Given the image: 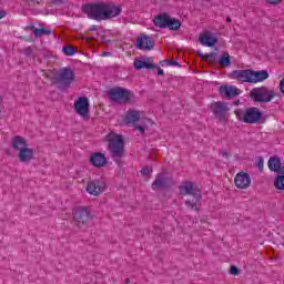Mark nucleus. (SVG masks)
Here are the masks:
<instances>
[{
    "label": "nucleus",
    "mask_w": 284,
    "mask_h": 284,
    "mask_svg": "<svg viewBox=\"0 0 284 284\" xmlns=\"http://www.w3.org/2000/svg\"><path fill=\"white\" fill-rule=\"evenodd\" d=\"M85 14L89 19L93 21H108L110 19H114L119 17L123 9L121 6H115L110 2H94L84 6L83 8Z\"/></svg>",
    "instance_id": "nucleus-1"
},
{
    "label": "nucleus",
    "mask_w": 284,
    "mask_h": 284,
    "mask_svg": "<svg viewBox=\"0 0 284 284\" xmlns=\"http://www.w3.org/2000/svg\"><path fill=\"white\" fill-rule=\"evenodd\" d=\"M11 148L18 152L20 163H30L31 161H34V149L30 148L26 138L21 135L12 138Z\"/></svg>",
    "instance_id": "nucleus-2"
},
{
    "label": "nucleus",
    "mask_w": 284,
    "mask_h": 284,
    "mask_svg": "<svg viewBox=\"0 0 284 284\" xmlns=\"http://www.w3.org/2000/svg\"><path fill=\"white\" fill-rule=\"evenodd\" d=\"M180 194H182V196H193L192 200H186L185 205L186 207H189V210L199 212V206L196 205V203L201 201L202 195L201 190L194 186V183L190 181L183 182L182 185L180 186Z\"/></svg>",
    "instance_id": "nucleus-3"
},
{
    "label": "nucleus",
    "mask_w": 284,
    "mask_h": 284,
    "mask_svg": "<svg viewBox=\"0 0 284 284\" xmlns=\"http://www.w3.org/2000/svg\"><path fill=\"white\" fill-rule=\"evenodd\" d=\"M108 141V148L109 152H111V155L113 159H121L125 152V142L123 141V136L115 134V133H109L106 135Z\"/></svg>",
    "instance_id": "nucleus-4"
},
{
    "label": "nucleus",
    "mask_w": 284,
    "mask_h": 284,
    "mask_svg": "<svg viewBox=\"0 0 284 284\" xmlns=\"http://www.w3.org/2000/svg\"><path fill=\"white\" fill-rule=\"evenodd\" d=\"M236 119L243 123H258L263 119V112L258 108H248L245 111L237 109L234 112Z\"/></svg>",
    "instance_id": "nucleus-5"
},
{
    "label": "nucleus",
    "mask_w": 284,
    "mask_h": 284,
    "mask_svg": "<svg viewBox=\"0 0 284 284\" xmlns=\"http://www.w3.org/2000/svg\"><path fill=\"white\" fill-rule=\"evenodd\" d=\"M275 97L276 92L265 85L253 88L251 90V99L255 103H271V101H274Z\"/></svg>",
    "instance_id": "nucleus-6"
},
{
    "label": "nucleus",
    "mask_w": 284,
    "mask_h": 284,
    "mask_svg": "<svg viewBox=\"0 0 284 284\" xmlns=\"http://www.w3.org/2000/svg\"><path fill=\"white\" fill-rule=\"evenodd\" d=\"M109 97L115 103H129L134 93L125 88L115 87L109 91Z\"/></svg>",
    "instance_id": "nucleus-7"
},
{
    "label": "nucleus",
    "mask_w": 284,
    "mask_h": 284,
    "mask_svg": "<svg viewBox=\"0 0 284 284\" xmlns=\"http://www.w3.org/2000/svg\"><path fill=\"white\" fill-rule=\"evenodd\" d=\"M54 80L64 88H70L74 83V71L70 68H62L55 72Z\"/></svg>",
    "instance_id": "nucleus-8"
},
{
    "label": "nucleus",
    "mask_w": 284,
    "mask_h": 284,
    "mask_svg": "<svg viewBox=\"0 0 284 284\" xmlns=\"http://www.w3.org/2000/svg\"><path fill=\"white\" fill-rule=\"evenodd\" d=\"M73 109L81 119H90V100L87 97L78 98L74 101Z\"/></svg>",
    "instance_id": "nucleus-9"
},
{
    "label": "nucleus",
    "mask_w": 284,
    "mask_h": 284,
    "mask_svg": "<svg viewBox=\"0 0 284 284\" xmlns=\"http://www.w3.org/2000/svg\"><path fill=\"white\" fill-rule=\"evenodd\" d=\"M73 220L78 225H88L92 221V213H90V209L87 206H77L73 210Z\"/></svg>",
    "instance_id": "nucleus-10"
},
{
    "label": "nucleus",
    "mask_w": 284,
    "mask_h": 284,
    "mask_svg": "<svg viewBox=\"0 0 284 284\" xmlns=\"http://www.w3.org/2000/svg\"><path fill=\"white\" fill-rule=\"evenodd\" d=\"M108 184L103 180H93L87 183V192L91 196H99L105 192Z\"/></svg>",
    "instance_id": "nucleus-11"
},
{
    "label": "nucleus",
    "mask_w": 284,
    "mask_h": 284,
    "mask_svg": "<svg viewBox=\"0 0 284 284\" xmlns=\"http://www.w3.org/2000/svg\"><path fill=\"white\" fill-rule=\"evenodd\" d=\"M234 185L237 190H247L252 185V178L250 173L239 172L234 178Z\"/></svg>",
    "instance_id": "nucleus-12"
},
{
    "label": "nucleus",
    "mask_w": 284,
    "mask_h": 284,
    "mask_svg": "<svg viewBox=\"0 0 284 284\" xmlns=\"http://www.w3.org/2000/svg\"><path fill=\"white\" fill-rule=\"evenodd\" d=\"M211 110L215 116L220 121H225V115L230 112V108L225 102H214L211 104Z\"/></svg>",
    "instance_id": "nucleus-13"
},
{
    "label": "nucleus",
    "mask_w": 284,
    "mask_h": 284,
    "mask_svg": "<svg viewBox=\"0 0 284 284\" xmlns=\"http://www.w3.org/2000/svg\"><path fill=\"white\" fill-rule=\"evenodd\" d=\"M199 42L205 48H214V44L219 43V38H216L211 31L206 30L200 34Z\"/></svg>",
    "instance_id": "nucleus-14"
},
{
    "label": "nucleus",
    "mask_w": 284,
    "mask_h": 284,
    "mask_svg": "<svg viewBox=\"0 0 284 284\" xmlns=\"http://www.w3.org/2000/svg\"><path fill=\"white\" fill-rule=\"evenodd\" d=\"M136 45L139 50L150 52V50H154V40L150 36L142 34L136 39Z\"/></svg>",
    "instance_id": "nucleus-15"
},
{
    "label": "nucleus",
    "mask_w": 284,
    "mask_h": 284,
    "mask_svg": "<svg viewBox=\"0 0 284 284\" xmlns=\"http://www.w3.org/2000/svg\"><path fill=\"white\" fill-rule=\"evenodd\" d=\"M231 79H235V81H241L242 83H251V69L232 71Z\"/></svg>",
    "instance_id": "nucleus-16"
},
{
    "label": "nucleus",
    "mask_w": 284,
    "mask_h": 284,
    "mask_svg": "<svg viewBox=\"0 0 284 284\" xmlns=\"http://www.w3.org/2000/svg\"><path fill=\"white\" fill-rule=\"evenodd\" d=\"M270 79L267 70L254 71L251 69V83H263Z\"/></svg>",
    "instance_id": "nucleus-17"
},
{
    "label": "nucleus",
    "mask_w": 284,
    "mask_h": 284,
    "mask_svg": "<svg viewBox=\"0 0 284 284\" xmlns=\"http://www.w3.org/2000/svg\"><path fill=\"white\" fill-rule=\"evenodd\" d=\"M220 94L226 97V99H232L233 97H239V94H241V89L234 85H222L220 88Z\"/></svg>",
    "instance_id": "nucleus-18"
},
{
    "label": "nucleus",
    "mask_w": 284,
    "mask_h": 284,
    "mask_svg": "<svg viewBox=\"0 0 284 284\" xmlns=\"http://www.w3.org/2000/svg\"><path fill=\"white\" fill-rule=\"evenodd\" d=\"M90 163L93 168H103L108 163V159H105V154L97 152L91 154Z\"/></svg>",
    "instance_id": "nucleus-19"
},
{
    "label": "nucleus",
    "mask_w": 284,
    "mask_h": 284,
    "mask_svg": "<svg viewBox=\"0 0 284 284\" xmlns=\"http://www.w3.org/2000/svg\"><path fill=\"white\" fill-rule=\"evenodd\" d=\"M267 165H268V170H271V172H278V174H281V170H283V168H281L282 163H281V160L278 159V156L270 158Z\"/></svg>",
    "instance_id": "nucleus-20"
},
{
    "label": "nucleus",
    "mask_w": 284,
    "mask_h": 284,
    "mask_svg": "<svg viewBox=\"0 0 284 284\" xmlns=\"http://www.w3.org/2000/svg\"><path fill=\"white\" fill-rule=\"evenodd\" d=\"M166 186L168 182L165 181L163 173L158 174L154 182L152 183V190H163Z\"/></svg>",
    "instance_id": "nucleus-21"
},
{
    "label": "nucleus",
    "mask_w": 284,
    "mask_h": 284,
    "mask_svg": "<svg viewBox=\"0 0 284 284\" xmlns=\"http://www.w3.org/2000/svg\"><path fill=\"white\" fill-rule=\"evenodd\" d=\"M170 20V16L168 13H162L154 18L153 23L156 28H168V21Z\"/></svg>",
    "instance_id": "nucleus-22"
},
{
    "label": "nucleus",
    "mask_w": 284,
    "mask_h": 284,
    "mask_svg": "<svg viewBox=\"0 0 284 284\" xmlns=\"http://www.w3.org/2000/svg\"><path fill=\"white\" fill-rule=\"evenodd\" d=\"M133 67L135 70H143L145 68L146 70H154V64L145 62L143 60H134Z\"/></svg>",
    "instance_id": "nucleus-23"
},
{
    "label": "nucleus",
    "mask_w": 284,
    "mask_h": 284,
    "mask_svg": "<svg viewBox=\"0 0 284 284\" xmlns=\"http://www.w3.org/2000/svg\"><path fill=\"white\" fill-rule=\"evenodd\" d=\"M219 65L220 68H230V65H232V60H230V53L224 52L221 54Z\"/></svg>",
    "instance_id": "nucleus-24"
},
{
    "label": "nucleus",
    "mask_w": 284,
    "mask_h": 284,
    "mask_svg": "<svg viewBox=\"0 0 284 284\" xmlns=\"http://www.w3.org/2000/svg\"><path fill=\"white\" fill-rule=\"evenodd\" d=\"M274 187L276 190H284V166H282L280 175L275 178Z\"/></svg>",
    "instance_id": "nucleus-25"
},
{
    "label": "nucleus",
    "mask_w": 284,
    "mask_h": 284,
    "mask_svg": "<svg viewBox=\"0 0 284 284\" xmlns=\"http://www.w3.org/2000/svg\"><path fill=\"white\" fill-rule=\"evenodd\" d=\"M141 119V113L139 111H129L126 113V123H136Z\"/></svg>",
    "instance_id": "nucleus-26"
},
{
    "label": "nucleus",
    "mask_w": 284,
    "mask_h": 284,
    "mask_svg": "<svg viewBox=\"0 0 284 284\" xmlns=\"http://www.w3.org/2000/svg\"><path fill=\"white\" fill-rule=\"evenodd\" d=\"M28 8L34 10V8H41L43 6V0H22Z\"/></svg>",
    "instance_id": "nucleus-27"
},
{
    "label": "nucleus",
    "mask_w": 284,
    "mask_h": 284,
    "mask_svg": "<svg viewBox=\"0 0 284 284\" xmlns=\"http://www.w3.org/2000/svg\"><path fill=\"white\" fill-rule=\"evenodd\" d=\"M166 28H169V30H179V28H181V21L176 20V19L169 18Z\"/></svg>",
    "instance_id": "nucleus-28"
},
{
    "label": "nucleus",
    "mask_w": 284,
    "mask_h": 284,
    "mask_svg": "<svg viewBox=\"0 0 284 284\" xmlns=\"http://www.w3.org/2000/svg\"><path fill=\"white\" fill-rule=\"evenodd\" d=\"M32 32H33L34 37H43L45 34L47 36L52 34V30L45 29V28H41V29L32 28Z\"/></svg>",
    "instance_id": "nucleus-29"
},
{
    "label": "nucleus",
    "mask_w": 284,
    "mask_h": 284,
    "mask_svg": "<svg viewBox=\"0 0 284 284\" xmlns=\"http://www.w3.org/2000/svg\"><path fill=\"white\" fill-rule=\"evenodd\" d=\"M62 52L65 57H74L77 54V49H74L73 45H64Z\"/></svg>",
    "instance_id": "nucleus-30"
},
{
    "label": "nucleus",
    "mask_w": 284,
    "mask_h": 284,
    "mask_svg": "<svg viewBox=\"0 0 284 284\" xmlns=\"http://www.w3.org/2000/svg\"><path fill=\"white\" fill-rule=\"evenodd\" d=\"M165 65H173V67H178L180 68L181 64H179V62H176L174 59H170V60H164Z\"/></svg>",
    "instance_id": "nucleus-31"
},
{
    "label": "nucleus",
    "mask_w": 284,
    "mask_h": 284,
    "mask_svg": "<svg viewBox=\"0 0 284 284\" xmlns=\"http://www.w3.org/2000/svg\"><path fill=\"white\" fill-rule=\"evenodd\" d=\"M141 174L142 176H150L152 174V169L148 168V166H144L142 170H141Z\"/></svg>",
    "instance_id": "nucleus-32"
},
{
    "label": "nucleus",
    "mask_w": 284,
    "mask_h": 284,
    "mask_svg": "<svg viewBox=\"0 0 284 284\" xmlns=\"http://www.w3.org/2000/svg\"><path fill=\"white\" fill-rule=\"evenodd\" d=\"M239 267L236 266H231L230 267V274H232L233 276H239Z\"/></svg>",
    "instance_id": "nucleus-33"
},
{
    "label": "nucleus",
    "mask_w": 284,
    "mask_h": 284,
    "mask_svg": "<svg viewBox=\"0 0 284 284\" xmlns=\"http://www.w3.org/2000/svg\"><path fill=\"white\" fill-rule=\"evenodd\" d=\"M271 6H278L283 0H266Z\"/></svg>",
    "instance_id": "nucleus-34"
},
{
    "label": "nucleus",
    "mask_w": 284,
    "mask_h": 284,
    "mask_svg": "<svg viewBox=\"0 0 284 284\" xmlns=\"http://www.w3.org/2000/svg\"><path fill=\"white\" fill-rule=\"evenodd\" d=\"M32 52H33V50H32L31 47L24 49V54H26V57H31V55H32Z\"/></svg>",
    "instance_id": "nucleus-35"
},
{
    "label": "nucleus",
    "mask_w": 284,
    "mask_h": 284,
    "mask_svg": "<svg viewBox=\"0 0 284 284\" xmlns=\"http://www.w3.org/2000/svg\"><path fill=\"white\" fill-rule=\"evenodd\" d=\"M278 88L282 94H284V78L281 80Z\"/></svg>",
    "instance_id": "nucleus-36"
},
{
    "label": "nucleus",
    "mask_w": 284,
    "mask_h": 284,
    "mask_svg": "<svg viewBox=\"0 0 284 284\" xmlns=\"http://www.w3.org/2000/svg\"><path fill=\"white\" fill-rule=\"evenodd\" d=\"M263 158H260L258 160H257V168L260 169V170H263Z\"/></svg>",
    "instance_id": "nucleus-37"
},
{
    "label": "nucleus",
    "mask_w": 284,
    "mask_h": 284,
    "mask_svg": "<svg viewBox=\"0 0 284 284\" xmlns=\"http://www.w3.org/2000/svg\"><path fill=\"white\" fill-rule=\"evenodd\" d=\"M99 30V27L97 24H92L90 28H89V32H94Z\"/></svg>",
    "instance_id": "nucleus-38"
},
{
    "label": "nucleus",
    "mask_w": 284,
    "mask_h": 284,
    "mask_svg": "<svg viewBox=\"0 0 284 284\" xmlns=\"http://www.w3.org/2000/svg\"><path fill=\"white\" fill-rule=\"evenodd\" d=\"M206 61H214V53L205 55Z\"/></svg>",
    "instance_id": "nucleus-39"
},
{
    "label": "nucleus",
    "mask_w": 284,
    "mask_h": 284,
    "mask_svg": "<svg viewBox=\"0 0 284 284\" xmlns=\"http://www.w3.org/2000/svg\"><path fill=\"white\" fill-rule=\"evenodd\" d=\"M136 130H139V132H141V134H143V132H145V128L141 126V125H138Z\"/></svg>",
    "instance_id": "nucleus-40"
},
{
    "label": "nucleus",
    "mask_w": 284,
    "mask_h": 284,
    "mask_svg": "<svg viewBox=\"0 0 284 284\" xmlns=\"http://www.w3.org/2000/svg\"><path fill=\"white\" fill-rule=\"evenodd\" d=\"M158 74H159V75H163V74H164V71H163V69H161V68H158Z\"/></svg>",
    "instance_id": "nucleus-41"
},
{
    "label": "nucleus",
    "mask_w": 284,
    "mask_h": 284,
    "mask_svg": "<svg viewBox=\"0 0 284 284\" xmlns=\"http://www.w3.org/2000/svg\"><path fill=\"white\" fill-rule=\"evenodd\" d=\"M6 17V11H0V19H3Z\"/></svg>",
    "instance_id": "nucleus-42"
},
{
    "label": "nucleus",
    "mask_w": 284,
    "mask_h": 284,
    "mask_svg": "<svg viewBox=\"0 0 284 284\" xmlns=\"http://www.w3.org/2000/svg\"><path fill=\"white\" fill-rule=\"evenodd\" d=\"M49 3H59V0H50Z\"/></svg>",
    "instance_id": "nucleus-43"
},
{
    "label": "nucleus",
    "mask_w": 284,
    "mask_h": 284,
    "mask_svg": "<svg viewBox=\"0 0 284 284\" xmlns=\"http://www.w3.org/2000/svg\"><path fill=\"white\" fill-rule=\"evenodd\" d=\"M44 77H45L47 79H50V75H48L47 72H44Z\"/></svg>",
    "instance_id": "nucleus-44"
},
{
    "label": "nucleus",
    "mask_w": 284,
    "mask_h": 284,
    "mask_svg": "<svg viewBox=\"0 0 284 284\" xmlns=\"http://www.w3.org/2000/svg\"><path fill=\"white\" fill-rule=\"evenodd\" d=\"M125 283H126V284H130V278H126V280H125Z\"/></svg>",
    "instance_id": "nucleus-45"
},
{
    "label": "nucleus",
    "mask_w": 284,
    "mask_h": 284,
    "mask_svg": "<svg viewBox=\"0 0 284 284\" xmlns=\"http://www.w3.org/2000/svg\"><path fill=\"white\" fill-rule=\"evenodd\" d=\"M226 21L230 23V22L232 21V19H230V18H226Z\"/></svg>",
    "instance_id": "nucleus-46"
},
{
    "label": "nucleus",
    "mask_w": 284,
    "mask_h": 284,
    "mask_svg": "<svg viewBox=\"0 0 284 284\" xmlns=\"http://www.w3.org/2000/svg\"><path fill=\"white\" fill-rule=\"evenodd\" d=\"M102 57H108V53H102Z\"/></svg>",
    "instance_id": "nucleus-47"
}]
</instances>
